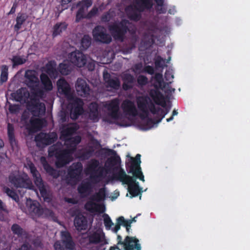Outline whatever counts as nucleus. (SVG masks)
Here are the masks:
<instances>
[{
	"instance_id": "47",
	"label": "nucleus",
	"mask_w": 250,
	"mask_h": 250,
	"mask_svg": "<svg viewBox=\"0 0 250 250\" xmlns=\"http://www.w3.org/2000/svg\"><path fill=\"white\" fill-rule=\"evenodd\" d=\"M94 152V149L93 147L89 146L88 148L84 149L83 151L81 153L80 158L82 160H88L92 156Z\"/></svg>"
},
{
	"instance_id": "48",
	"label": "nucleus",
	"mask_w": 250,
	"mask_h": 250,
	"mask_svg": "<svg viewBox=\"0 0 250 250\" xmlns=\"http://www.w3.org/2000/svg\"><path fill=\"white\" fill-rule=\"evenodd\" d=\"M8 78V67L6 65H2L1 67L0 83L2 84L6 82Z\"/></svg>"
},
{
	"instance_id": "12",
	"label": "nucleus",
	"mask_w": 250,
	"mask_h": 250,
	"mask_svg": "<svg viewBox=\"0 0 250 250\" xmlns=\"http://www.w3.org/2000/svg\"><path fill=\"white\" fill-rule=\"evenodd\" d=\"M83 167L81 162L73 163L67 169L66 179L68 182L76 183L82 178Z\"/></svg>"
},
{
	"instance_id": "27",
	"label": "nucleus",
	"mask_w": 250,
	"mask_h": 250,
	"mask_svg": "<svg viewBox=\"0 0 250 250\" xmlns=\"http://www.w3.org/2000/svg\"><path fill=\"white\" fill-rule=\"evenodd\" d=\"M91 200L87 201L84 205V208L90 212H98L103 213L105 211V206L103 204H99Z\"/></svg>"
},
{
	"instance_id": "2",
	"label": "nucleus",
	"mask_w": 250,
	"mask_h": 250,
	"mask_svg": "<svg viewBox=\"0 0 250 250\" xmlns=\"http://www.w3.org/2000/svg\"><path fill=\"white\" fill-rule=\"evenodd\" d=\"M129 23L128 20H122L120 21L110 24L108 30L115 40L123 42L127 32L131 34L135 33L136 28L130 29L128 27Z\"/></svg>"
},
{
	"instance_id": "50",
	"label": "nucleus",
	"mask_w": 250,
	"mask_h": 250,
	"mask_svg": "<svg viewBox=\"0 0 250 250\" xmlns=\"http://www.w3.org/2000/svg\"><path fill=\"white\" fill-rule=\"evenodd\" d=\"M91 38L88 35H84L81 40V48L83 50L87 49L91 45Z\"/></svg>"
},
{
	"instance_id": "35",
	"label": "nucleus",
	"mask_w": 250,
	"mask_h": 250,
	"mask_svg": "<svg viewBox=\"0 0 250 250\" xmlns=\"http://www.w3.org/2000/svg\"><path fill=\"white\" fill-rule=\"evenodd\" d=\"M32 89L33 91L31 92V95H30V102H40V99L44 97V91L39 87Z\"/></svg>"
},
{
	"instance_id": "33",
	"label": "nucleus",
	"mask_w": 250,
	"mask_h": 250,
	"mask_svg": "<svg viewBox=\"0 0 250 250\" xmlns=\"http://www.w3.org/2000/svg\"><path fill=\"white\" fill-rule=\"evenodd\" d=\"M57 85L59 90L65 96H69L71 94L70 85L63 78L60 79L57 82Z\"/></svg>"
},
{
	"instance_id": "42",
	"label": "nucleus",
	"mask_w": 250,
	"mask_h": 250,
	"mask_svg": "<svg viewBox=\"0 0 250 250\" xmlns=\"http://www.w3.org/2000/svg\"><path fill=\"white\" fill-rule=\"evenodd\" d=\"M58 69L61 74L67 75L71 72L72 67L68 61H64L59 64Z\"/></svg>"
},
{
	"instance_id": "11",
	"label": "nucleus",
	"mask_w": 250,
	"mask_h": 250,
	"mask_svg": "<svg viewBox=\"0 0 250 250\" xmlns=\"http://www.w3.org/2000/svg\"><path fill=\"white\" fill-rule=\"evenodd\" d=\"M62 240L56 241L54 247L55 250H73L75 244L70 233L67 231L61 232Z\"/></svg>"
},
{
	"instance_id": "39",
	"label": "nucleus",
	"mask_w": 250,
	"mask_h": 250,
	"mask_svg": "<svg viewBox=\"0 0 250 250\" xmlns=\"http://www.w3.org/2000/svg\"><path fill=\"white\" fill-rule=\"evenodd\" d=\"M31 203L29 207V211L36 215L41 216L43 212V209L40 207L39 203L31 200Z\"/></svg>"
},
{
	"instance_id": "14",
	"label": "nucleus",
	"mask_w": 250,
	"mask_h": 250,
	"mask_svg": "<svg viewBox=\"0 0 250 250\" xmlns=\"http://www.w3.org/2000/svg\"><path fill=\"white\" fill-rule=\"evenodd\" d=\"M118 245H122L125 250H141L139 240L135 237L127 236L124 241L120 235L117 236Z\"/></svg>"
},
{
	"instance_id": "63",
	"label": "nucleus",
	"mask_w": 250,
	"mask_h": 250,
	"mask_svg": "<svg viewBox=\"0 0 250 250\" xmlns=\"http://www.w3.org/2000/svg\"><path fill=\"white\" fill-rule=\"evenodd\" d=\"M154 79L160 86H162V83L164 84V83L165 82H163L162 74L159 73H156L154 76Z\"/></svg>"
},
{
	"instance_id": "9",
	"label": "nucleus",
	"mask_w": 250,
	"mask_h": 250,
	"mask_svg": "<svg viewBox=\"0 0 250 250\" xmlns=\"http://www.w3.org/2000/svg\"><path fill=\"white\" fill-rule=\"evenodd\" d=\"M53 152L56 159L55 166L57 168L62 167L72 161L73 153L67 148L56 149Z\"/></svg>"
},
{
	"instance_id": "32",
	"label": "nucleus",
	"mask_w": 250,
	"mask_h": 250,
	"mask_svg": "<svg viewBox=\"0 0 250 250\" xmlns=\"http://www.w3.org/2000/svg\"><path fill=\"white\" fill-rule=\"evenodd\" d=\"M88 108L89 118L91 120L97 122L99 120L100 112L99 110V105L96 102H92L90 104Z\"/></svg>"
},
{
	"instance_id": "6",
	"label": "nucleus",
	"mask_w": 250,
	"mask_h": 250,
	"mask_svg": "<svg viewBox=\"0 0 250 250\" xmlns=\"http://www.w3.org/2000/svg\"><path fill=\"white\" fill-rule=\"evenodd\" d=\"M104 168L100 166L99 160L96 159H91L87 165L85 172L90 174V178L94 183L100 182L104 177Z\"/></svg>"
},
{
	"instance_id": "45",
	"label": "nucleus",
	"mask_w": 250,
	"mask_h": 250,
	"mask_svg": "<svg viewBox=\"0 0 250 250\" xmlns=\"http://www.w3.org/2000/svg\"><path fill=\"white\" fill-rule=\"evenodd\" d=\"M67 27V24L65 22L57 23L53 27L52 36L55 37L60 35L62 31L65 30Z\"/></svg>"
},
{
	"instance_id": "55",
	"label": "nucleus",
	"mask_w": 250,
	"mask_h": 250,
	"mask_svg": "<svg viewBox=\"0 0 250 250\" xmlns=\"http://www.w3.org/2000/svg\"><path fill=\"white\" fill-rule=\"evenodd\" d=\"M165 60L161 56H158L156 57L155 61V65L157 68H163L166 65H165Z\"/></svg>"
},
{
	"instance_id": "62",
	"label": "nucleus",
	"mask_w": 250,
	"mask_h": 250,
	"mask_svg": "<svg viewBox=\"0 0 250 250\" xmlns=\"http://www.w3.org/2000/svg\"><path fill=\"white\" fill-rule=\"evenodd\" d=\"M170 107L169 108H166L165 110H163L161 108V110H160L159 114L161 116V118L157 121L156 123H159L161 121V120L165 117V115L168 113V112L169 111Z\"/></svg>"
},
{
	"instance_id": "46",
	"label": "nucleus",
	"mask_w": 250,
	"mask_h": 250,
	"mask_svg": "<svg viewBox=\"0 0 250 250\" xmlns=\"http://www.w3.org/2000/svg\"><path fill=\"white\" fill-rule=\"evenodd\" d=\"M2 190L4 193L9 197L11 198L14 201L18 202L19 200V196L16 191L13 189H11L8 187L4 186L2 188Z\"/></svg>"
},
{
	"instance_id": "49",
	"label": "nucleus",
	"mask_w": 250,
	"mask_h": 250,
	"mask_svg": "<svg viewBox=\"0 0 250 250\" xmlns=\"http://www.w3.org/2000/svg\"><path fill=\"white\" fill-rule=\"evenodd\" d=\"M165 78L167 82L164 83V87H166L167 85L168 86L173 82L174 74L172 69H168L166 71Z\"/></svg>"
},
{
	"instance_id": "64",
	"label": "nucleus",
	"mask_w": 250,
	"mask_h": 250,
	"mask_svg": "<svg viewBox=\"0 0 250 250\" xmlns=\"http://www.w3.org/2000/svg\"><path fill=\"white\" fill-rule=\"evenodd\" d=\"M166 88L165 93L167 94V96H170L172 93H174L175 91V89L174 88H172L170 86V85H167L166 87H164V84L162 87V89Z\"/></svg>"
},
{
	"instance_id": "31",
	"label": "nucleus",
	"mask_w": 250,
	"mask_h": 250,
	"mask_svg": "<svg viewBox=\"0 0 250 250\" xmlns=\"http://www.w3.org/2000/svg\"><path fill=\"white\" fill-rule=\"evenodd\" d=\"M41 161L43 168L49 175L51 176L54 178H57L60 176V171L51 166L46 161L44 157H42L41 158Z\"/></svg>"
},
{
	"instance_id": "28",
	"label": "nucleus",
	"mask_w": 250,
	"mask_h": 250,
	"mask_svg": "<svg viewBox=\"0 0 250 250\" xmlns=\"http://www.w3.org/2000/svg\"><path fill=\"white\" fill-rule=\"evenodd\" d=\"M149 94L156 104L160 105L164 107L166 106L164 96L159 90L157 89H151Z\"/></svg>"
},
{
	"instance_id": "53",
	"label": "nucleus",
	"mask_w": 250,
	"mask_h": 250,
	"mask_svg": "<svg viewBox=\"0 0 250 250\" xmlns=\"http://www.w3.org/2000/svg\"><path fill=\"white\" fill-rule=\"evenodd\" d=\"M157 5V7L156 8L157 12L159 14H165L167 12V9L163 7L164 0H154Z\"/></svg>"
},
{
	"instance_id": "26",
	"label": "nucleus",
	"mask_w": 250,
	"mask_h": 250,
	"mask_svg": "<svg viewBox=\"0 0 250 250\" xmlns=\"http://www.w3.org/2000/svg\"><path fill=\"white\" fill-rule=\"evenodd\" d=\"M81 137L79 135L65 138L64 140L66 146V148L74 153L76 150L77 145L81 142Z\"/></svg>"
},
{
	"instance_id": "15",
	"label": "nucleus",
	"mask_w": 250,
	"mask_h": 250,
	"mask_svg": "<svg viewBox=\"0 0 250 250\" xmlns=\"http://www.w3.org/2000/svg\"><path fill=\"white\" fill-rule=\"evenodd\" d=\"M58 136L55 132L49 133L41 132L35 137L37 146H45L54 143L57 140Z\"/></svg>"
},
{
	"instance_id": "59",
	"label": "nucleus",
	"mask_w": 250,
	"mask_h": 250,
	"mask_svg": "<svg viewBox=\"0 0 250 250\" xmlns=\"http://www.w3.org/2000/svg\"><path fill=\"white\" fill-rule=\"evenodd\" d=\"M98 13V9L96 7H94L86 15V19H90L95 16Z\"/></svg>"
},
{
	"instance_id": "5",
	"label": "nucleus",
	"mask_w": 250,
	"mask_h": 250,
	"mask_svg": "<svg viewBox=\"0 0 250 250\" xmlns=\"http://www.w3.org/2000/svg\"><path fill=\"white\" fill-rule=\"evenodd\" d=\"M8 181L11 186L17 188L32 189L33 187L32 183L28 176L24 173L21 174L17 171L10 172L8 177Z\"/></svg>"
},
{
	"instance_id": "3",
	"label": "nucleus",
	"mask_w": 250,
	"mask_h": 250,
	"mask_svg": "<svg viewBox=\"0 0 250 250\" xmlns=\"http://www.w3.org/2000/svg\"><path fill=\"white\" fill-rule=\"evenodd\" d=\"M138 109L141 113L140 117L142 119L148 118L149 111L153 114H159L160 107H156L150 99L147 96H139L136 99Z\"/></svg>"
},
{
	"instance_id": "13",
	"label": "nucleus",
	"mask_w": 250,
	"mask_h": 250,
	"mask_svg": "<svg viewBox=\"0 0 250 250\" xmlns=\"http://www.w3.org/2000/svg\"><path fill=\"white\" fill-rule=\"evenodd\" d=\"M94 40L96 42L109 44L112 41V37L106 31V28L102 25L96 26L92 30Z\"/></svg>"
},
{
	"instance_id": "44",
	"label": "nucleus",
	"mask_w": 250,
	"mask_h": 250,
	"mask_svg": "<svg viewBox=\"0 0 250 250\" xmlns=\"http://www.w3.org/2000/svg\"><path fill=\"white\" fill-rule=\"evenodd\" d=\"M40 79L43 88L45 90L50 91L52 89L53 85L52 82L46 74L42 73L40 76Z\"/></svg>"
},
{
	"instance_id": "37",
	"label": "nucleus",
	"mask_w": 250,
	"mask_h": 250,
	"mask_svg": "<svg viewBox=\"0 0 250 250\" xmlns=\"http://www.w3.org/2000/svg\"><path fill=\"white\" fill-rule=\"evenodd\" d=\"M28 16L25 13H19L16 19V23L14 26L15 32L19 33L20 29L21 28L23 23L26 21Z\"/></svg>"
},
{
	"instance_id": "36",
	"label": "nucleus",
	"mask_w": 250,
	"mask_h": 250,
	"mask_svg": "<svg viewBox=\"0 0 250 250\" xmlns=\"http://www.w3.org/2000/svg\"><path fill=\"white\" fill-rule=\"evenodd\" d=\"M92 188L91 183L89 181H83L78 187V191L82 196L89 193Z\"/></svg>"
},
{
	"instance_id": "54",
	"label": "nucleus",
	"mask_w": 250,
	"mask_h": 250,
	"mask_svg": "<svg viewBox=\"0 0 250 250\" xmlns=\"http://www.w3.org/2000/svg\"><path fill=\"white\" fill-rule=\"evenodd\" d=\"M103 217L104 223L106 229H110L111 226L114 225L113 223L107 214H104Z\"/></svg>"
},
{
	"instance_id": "4",
	"label": "nucleus",
	"mask_w": 250,
	"mask_h": 250,
	"mask_svg": "<svg viewBox=\"0 0 250 250\" xmlns=\"http://www.w3.org/2000/svg\"><path fill=\"white\" fill-rule=\"evenodd\" d=\"M27 166L30 171L35 184L38 188L41 196L44 201L50 202L52 200V195L50 191L47 190L44 185L40 172L37 170L34 164L30 162L27 163Z\"/></svg>"
},
{
	"instance_id": "34",
	"label": "nucleus",
	"mask_w": 250,
	"mask_h": 250,
	"mask_svg": "<svg viewBox=\"0 0 250 250\" xmlns=\"http://www.w3.org/2000/svg\"><path fill=\"white\" fill-rule=\"evenodd\" d=\"M123 83V89L124 90H128L133 88V83L135 82L134 76L129 73L124 74L122 77Z\"/></svg>"
},
{
	"instance_id": "56",
	"label": "nucleus",
	"mask_w": 250,
	"mask_h": 250,
	"mask_svg": "<svg viewBox=\"0 0 250 250\" xmlns=\"http://www.w3.org/2000/svg\"><path fill=\"white\" fill-rule=\"evenodd\" d=\"M154 42L153 35H151L149 38L145 36L143 39L144 44L146 47L151 46L154 43Z\"/></svg>"
},
{
	"instance_id": "1",
	"label": "nucleus",
	"mask_w": 250,
	"mask_h": 250,
	"mask_svg": "<svg viewBox=\"0 0 250 250\" xmlns=\"http://www.w3.org/2000/svg\"><path fill=\"white\" fill-rule=\"evenodd\" d=\"M113 178L114 179L122 182L124 184L128 185V192L131 195V198L142 194V188L139 187V182H137L133 177L127 175L123 168H120L119 171L114 173ZM141 198V195L140 196V199Z\"/></svg>"
},
{
	"instance_id": "60",
	"label": "nucleus",
	"mask_w": 250,
	"mask_h": 250,
	"mask_svg": "<svg viewBox=\"0 0 250 250\" xmlns=\"http://www.w3.org/2000/svg\"><path fill=\"white\" fill-rule=\"evenodd\" d=\"M128 16L131 20H133L135 21H139L141 18V14L135 11H133L131 13H129Z\"/></svg>"
},
{
	"instance_id": "51",
	"label": "nucleus",
	"mask_w": 250,
	"mask_h": 250,
	"mask_svg": "<svg viewBox=\"0 0 250 250\" xmlns=\"http://www.w3.org/2000/svg\"><path fill=\"white\" fill-rule=\"evenodd\" d=\"M11 230L14 234L17 235L19 237H21L23 235L24 230L21 226L17 224H14L11 228Z\"/></svg>"
},
{
	"instance_id": "21",
	"label": "nucleus",
	"mask_w": 250,
	"mask_h": 250,
	"mask_svg": "<svg viewBox=\"0 0 250 250\" xmlns=\"http://www.w3.org/2000/svg\"><path fill=\"white\" fill-rule=\"evenodd\" d=\"M33 116L40 117L43 115L45 112V105L41 102H30L27 105Z\"/></svg>"
},
{
	"instance_id": "57",
	"label": "nucleus",
	"mask_w": 250,
	"mask_h": 250,
	"mask_svg": "<svg viewBox=\"0 0 250 250\" xmlns=\"http://www.w3.org/2000/svg\"><path fill=\"white\" fill-rule=\"evenodd\" d=\"M138 84L140 86H144L148 83L147 78L144 75H139L137 79Z\"/></svg>"
},
{
	"instance_id": "29",
	"label": "nucleus",
	"mask_w": 250,
	"mask_h": 250,
	"mask_svg": "<svg viewBox=\"0 0 250 250\" xmlns=\"http://www.w3.org/2000/svg\"><path fill=\"white\" fill-rule=\"evenodd\" d=\"M74 224L78 231L85 230L87 227V219L82 214L79 213L74 218Z\"/></svg>"
},
{
	"instance_id": "25",
	"label": "nucleus",
	"mask_w": 250,
	"mask_h": 250,
	"mask_svg": "<svg viewBox=\"0 0 250 250\" xmlns=\"http://www.w3.org/2000/svg\"><path fill=\"white\" fill-rule=\"evenodd\" d=\"M104 80L107 88H110L114 90H118L121 85V83L119 79L115 77L112 78L110 74L107 71H104L103 72Z\"/></svg>"
},
{
	"instance_id": "38",
	"label": "nucleus",
	"mask_w": 250,
	"mask_h": 250,
	"mask_svg": "<svg viewBox=\"0 0 250 250\" xmlns=\"http://www.w3.org/2000/svg\"><path fill=\"white\" fill-rule=\"evenodd\" d=\"M7 136L11 146L13 147L14 146H16L17 141L15 136L14 126L12 124L9 123L7 124Z\"/></svg>"
},
{
	"instance_id": "41",
	"label": "nucleus",
	"mask_w": 250,
	"mask_h": 250,
	"mask_svg": "<svg viewBox=\"0 0 250 250\" xmlns=\"http://www.w3.org/2000/svg\"><path fill=\"white\" fill-rule=\"evenodd\" d=\"M77 130V128L75 125L67 126L61 131V137L64 140L65 138H69L74 134Z\"/></svg>"
},
{
	"instance_id": "19",
	"label": "nucleus",
	"mask_w": 250,
	"mask_h": 250,
	"mask_svg": "<svg viewBox=\"0 0 250 250\" xmlns=\"http://www.w3.org/2000/svg\"><path fill=\"white\" fill-rule=\"evenodd\" d=\"M24 83L28 87L33 89L38 86L39 80L37 72L34 70H27L24 74Z\"/></svg>"
},
{
	"instance_id": "58",
	"label": "nucleus",
	"mask_w": 250,
	"mask_h": 250,
	"mask_svg": "<svg viewBox=\"0 0 250 250\" xmlns=\"http://www.w3.org/2000/svg\"><path fill=\"white\" fill-rule=\"evenodd\" d=\"M8 110L11 114H17L20 110V106L19 104H9Z\"/></svg>"
},
{
	"instance_id": "40",
	"label": "nucleus",
	"mask_w": 250,
	"mask_h": 250,
	"mask_svg": "<svg viewBox=\"0 0 250 250\" xmlns=\"http://www.w3.org/2000/svg\"><path fill=\"white\" fill-rule=\"evenodd\" d=\"M106 197V189L105 188H102L99 189L98 192L95 193L92 195L90 199L97 202L102 201L105 199Z\"/></svg>"
},
{
	"instance_id": "10",
	"label": "nucleus",
	"mask_w": 250,
	"mask_h": 250,
	"mask_svg": "<svg viewBox=\"0 0 250 250\" xmlns=\"http://www.w3.org/2000/svg\"><path fill=\"white\" fill-rule=\"evenodd\" d=\"M105 153L108 156L113 155L107 158L105 163L104 167L106 172L111 170H119L122 168L120 166L115 167L117 165H120L121 160L119 156L117 155L115 150L109 148L105 149Z\"/></svg>"
},
{
	"instance_id": "17",
	"label": "nucleus",
	"mask_w": 250,
	"mask_h": 250,
	"mask_svg": "<svg viewBox=\"0 0 250 250\" xmlns=\"http://www.w3.org/2000/svg\"><path fill=\"white\" fill-rule=\"evenodd\" d=\"M120 100L118 98L107 101L104 107L109 111V116L113 119L117 120L119 118Z\"/></svg>"
},
{
	"instance_id": "24",
	"label": "nucleus",
	"mask_w": 250,
	"mask_h": 250,
	"mask_svg": "<svg viewBox=\"0 0 250 250\" xmlns=\"http://www.w3.org/2000/svg\"><path fill=\"white\" fill-rule=\"evenodd\" d=\"M12 96L14 99L22 104H28L30 103L29 99L30 98V93L26 88H21L17 90L16 92L12 94Z\"/></svg>"
},
{
	"instance_id": "8",
	"label": "nucleus",
	"mask_w": 250,
	"mask_h": 250,
	"mask_svg": "<svg viewBox=\"0 0 250 250\" xmlns=\"http://www.w3.org/2000/svg\"><path fill=\"white\" fill-rule=\"evenodd\" d=\"M85 241L88 245L100 244L104 246L107 244L105 234L101 228H94L89 229L84 238Z\"/></svg>"
},
{
	"instance_id": "7",
	"label": "nucleus",
	"mask_w": 250,
	"mask_h": 250,
	"mask_svg": "<svg viewBox=\"0 0 250 250\" xmlns=\"http://www.w3.org/2000/svg\"><path fill=\"white\" fill-rule=\"evenodd\" d=\"M141 155L137 154L135 157H129V158L125 162L126 170L129 174H132L135 179H139L141 181L144 182V176L142 171L141 167Z\"/></svg>"
},
{
	"instance_id": "43",
	"label": "nucleus",
	"mask_w": 250,
	"mask_h": 250,
	"mask_svg": "<svg viewBox=\"0 0 250 250\" xmlns=\"http://www.w3.org/2000/svg\"><path fill=\"white\" fill-rule=\"evenodd\" d=\"M46 72L52 79H55L58 77V72L56 68L55 64L49 62L46 64Z\"/></svg>"
},
{
	"instance_id": "23",
	"label": "nucleus",
	"mask_w": 250,
	"mask_h": 250,
	"mask_svg": "<svg viewBox=\"0 0 250 250\" xmlns=\"http://www.w3.org/2000/svg\"><path fill=\"white\" fill-rule=\"evenodd\" d=\"M76 89L78 94L82 97H87L90 94V89L86 81L78 78L76 83Z\"/></svg>"
},
{
	"instance_id": "30",
	"label": "nucleus",
	"mask_w": 250,
	"mask_h": 250,
	"mask_svg": "<svg viewBox=\"0 0 250 250\" xmlns=\"http://www.w3.org/2000/svg\"><path fill=\"white\" fill-rule=\"evenodd\" d=\"M136 10L140 12H143L145 9L149 10L153 6L152 0H134Z\"/></svg>"
},
{
	"instance_id": "16",
	"label": "nucleus",
	"mask_w": 250,
	"mask_h": 250,
	"mask_svg": "<svg viewBox=\"0 0 250 250\" xmlns=\"http://www.w3.org/2000/svg\"><path fill=\"white\" fill-rule=\"evenodd\" d=\"M83 102L80 98H76L71 104V110L70 112V118L73 120H77L79 117L82 115L84 112Z\"/></svg>"
},
{
	"instance_id": "18",
	"label": "nucleus",
	"mask_w": 250,
	"mask_h": 250,
	"mask_svg": "<svg viewBox=\"0 0 250 250\" xmlns=\"http://www.w3.org/2000/svg\"><path fill=\"white\" fill-rule=\"evenodd\" d=\"M92 4V0H82L77 3V6L79 7V9L76 15L75 21L76 22H79L82 20L86 19L85 13Z\"/></svg>"
},
{
	"instance_id": "61",
	"label": "nucleus",
	"mask_w": 250,
	"mask_h": 250,
	"mask_svg": "<svg viewBox=\"0 0 250 250\" xmlns=\"http://www.w3.org/2000/svg\"><path fill=\"white\" fill-rule=\"evenodd\" d=\"M112 16L109 12L104 13L101 17V20L102 22H107L110 21Z\"/></svg>"
},
{
	"instance_id": "20",
	"label": "nucleus",
	"mask_w": 250,
	"mask_h": 250,
	"mask_svg": "<svg viewBox=\"0 0 250 250\" xmlns=\"http://www.w3.org/2000/svg\"><path fill=\"white\" fill-rule=\"evenodd\" d=\"M68 58L72 63L79 67L83 66L87 61L86 56L82 52L77 50L71 52Z\"/></svg>"
},
{
	"instance_id": "52",
	"label": "nucleus",
	"mask_w": 250,
	"mask_h": 250,
	"mask_svg": "<svg viewBox=\"0 0 250 250\" xmlns=\"http://www.w3.org/2000/svg\"><path fill=\"white\" fill-rule=\"evenodd\" d=\"M13 66L21 65L26 62V60L19 56H14L11 60Z\"/></svg>"
},
{
	"instance_id": "22",
	"label": "nucleus",
	"mask_w": 250,
	"mask_h": 250,
	"mask_svg": "<svg viewBox=\"0 0 250 250\" xmlns=\"http://www.w3.org/2000/svg\"><path fill=\"white\" fill-rule=\"evenodd\" d=\"M121 108L124 113L128 116L135 117L138 115V111L134 102L125 99L121 104Z\"/></svg>"
}]
</instances>
